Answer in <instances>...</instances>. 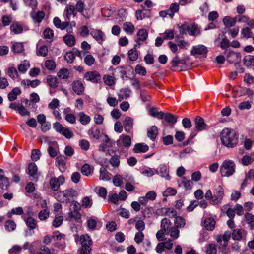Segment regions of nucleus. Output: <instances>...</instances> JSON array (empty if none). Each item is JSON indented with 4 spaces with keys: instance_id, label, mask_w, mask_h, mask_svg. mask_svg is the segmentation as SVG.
<instances>
[{
    "instance_id": "c756f323",
    "label": "nucleus",
    "mask_w": 254,
    "mask_h": 254,
    "mask_svg": "<svg viewBox=\"0 0 254 254\" xmlns=\"http://www.w3.org/2000/svg\"><path fill=\"white\" fill-rule=\"evenodd\" d=\"M66 14V19L69 20L70 16L72 14L74 17L77 14V11L75 8V6L73 5H67L66 6L65 11Z\"/></svg>"
},
{
    "instance_id": "6e6552de",
    "label": "nucleus",
    "mask_w": 254,
    "mask_h": 254,
    "mask_svg": "<svg viewBox=\"0 0 254 254\" xmlns=\"http://www.w3.org/2000/svg\"><path fill=\"white\" fill-rule=\"evenodd\" d=\"M174 225H172L171 220L168 218H164L161 221V228L166 232L167 235H169L174 240L177 239L176 232H174Z\"/></svg>"
},
{
    "instance_id": "de8ad7c7",
    "label": "nucleus",
    "mask_w": 254,
    "mask_h": 254,
    "mask_svg": "<svg viewBox=\"0 0 254 254\" xmlns=\"http://www.w3.org/2000/svg\"><path fill=\"white\" fill-rule=\"evenodd\" d=\"M182 183L186 190H191L193 185L192 180L188 179L186 177H183L182 178Z\"/></svg>"
},
{
    "instance_id": "680f3d73",
    "label": "nucleus",
    "mask_w": 254,
    "mask_h": 254,
    "mask_svg": "<svg viewBox=\"0 0 254 254\" xmlns=\"http://www.w3.org/2000/svg\"><path fill=\"white\" fill-rule=\"evenodd\" d=\"M12 50L14 53H21L23 52L24 49L22 43H15L12 46Z\"/></svg>"
},
{
    "instance_id": "6e6d98bb",
    "label": "nucleus",
    "mask_w": 254,
    "mask_h": 254,
    "mask_svg": "<svg viewBox=\"0 0 254 254\" xmlns=\"http://www.w3.org/2000/svg\"><path fill=\"white\" fill-rule=\"evenodd\" d=\"M121 138L123 146L127 148L130 147L131 145V137L129 135L123 134Z\"/></svg>"
},
{
    "instance_id": "79ce46f5",
    "label": "nucleus",
    "mask_w": 254,
    "mask_h": 254,
    "mask_svg": "<svg viewBox=\"0 0 254 254\" xmlns=\"http://www.w3.org/2000/svg\"><path fill=\"white\" fill-rule=\"evenodd\" d=\"M5 229L8 231L11 232L15 230L16 228V224L14 220L11 219L7 220L5 221L4 224Z\"/></svg>"
},
{
    "instance_id": "e2e57ef3",
    "label": "nucleus",
    "mask_w": 254,
    "mask_h": 254,
    "mask_svg": "<svg viewBox=\"0 0 254 254\" xmlns=\"http://www.w3.org/2000/svg\"><path fill=\"white\" fill-rule=\"evenodd\" d=\"M130 92V90L127 88L121 89L119 93V99L121 100L124 98H127L129 97Z\"/></svg>"
},
{
    "instance_id": "6ab92c4d",
    "label": "nucleus",
    "mask_w": 254,
    "mask_h": 254,
    "mask_svg": "<svg viewBox=\"0 0 254 254\" xmlns=\"http://www.w3.org/2000/svg\"><path fill=\"white\" fill-rule=\"evenodd\" d=\"M73 91L78 95H81L84 93L85 87L82 82L80 80H75L72 83Z\"/></svg>"
},
{
    "instance_id": "423d86ee",
    "label": "nucleus",
    "mask_w": 254,
    "mask_h": 254,
    "mask_svg": "<svg viewBox=\"0 0 254 254\" xmlns=\"http://www.w3.org/2000/svg\"><path fill=\"white\" fill-rule=\"evenodd\" d=\"M77 191L73 188H69L60 191L57 193V199L61 202L68 203L77 196Z\"/></svg>"
},
{
    "instance_id": "b1692460",
    "label": "nucleus",
    "mask_w": 254,
    "mask_h": 254,
    "mask_svg": "<svg viewBox=\"0 0 254 254\" xmlns=\"http://www.w3.org/2000/svg\"><path fill=\"white\" fill-rule=\"evenodd\" d=\"M98 219L97 217L92 216L87 218L86 221L87 227L91 230H94L96 229Z\"/></svg>"
},
{
    "instance_id": "09e8293b",
    "label": "nucleus",
    "mask_w": 254,
    "mask_h": 254,
    "mask_svg": "<svg viewBox=\"0 0 254 254\" xmlns=\"http://www.w3.org/2000/svg\"><path fill=\"white\" fill-rule=\"evenodd\" d=\"M206 253L207 254H217V246L214 243H209L206 245Z\"/></svg>"
},
{
    "instance_id": "49530a36",
    "label": "nucleus",
    "mask_w": 254,
    "mask_h": 254,
    "mask_svg": "<svg viewBox=\"0 0 254 254\" xmlns=\"http://www.w3.org/2000/svg\"><path fill=\"white\" fill-rule=\"evenodd\" d=\"M118 68L121 69L120 71L121 77L122 79H124L125 78H127V71H129L130 70H133V68L131 66L129 65H127L125 66H121L117 67Z\"/></svg>"
},
{
    "instance_id": "7c9ffc66",
    "label": "nucleus",
    "mask_w": 254,
    "mask_h": 254,
    "mask_svg": "<svg viewBox=\"0 0 254 254\" xmlns=\"http://www.w3.org/2000/svg\"><path fill=\"white\" fill-rule=\"evenodd\" d=\"M63 40L68 47H72L76 43L75 37L71 34H66L63 37Z\"/></svg>"
},
{
    "instance_id": "37998d69",
    "label": "nucleus",
    "mask_w": 254,
    "mask_h": 254,
    "mask_svg": "<svg viewBox=\"0 0 254 254\" xmlns=\"http://www.w3.org/2000/svg\"><path fill=\"white\" fill-rule=\"evenodd\" d=\"M158 128L157 127L153 126L148 129L147 135L152 140H154L158 135Z\"/></svg>"
},
{
    "instance_id": "bb28decb",
    "label": "nucleus",
    "mask_w": 254,
    "mask_h": 254,
    "mask_svg": "<svg viewBox=\"0 0 254 254\" xmlns=\"http://www.w3.org/2000/svg\"><path fill=\"white\" fill-rule=\"evenodd\" d=\"M94 167L88 163L84 164L81 168V173L86 176L91 175L93 173Z\"/></svg>"
},
{
    "instance_id": "72a5a7b5",
    "label": "nucleus",
    "mask_w": 254,
    "mask_h": 254,
    "mask_svg": "<svg viewBox=\"0 0 254 254\" xmlns=\"http://www.w3.org/2000/svg\"><path fill=\"white\" fill-rule=\"evenodd\" d=\"M38 168L36 164L34 162L30 163L28 165L27 173L31 177L34 179L35 178V176L37 174Z\"/></svg>"
},
{
    "instance_id": "e433bc0d",
    "label": "nucleus",
    "mask_w": 254,
    "mask_h": 254,
    "mask_svg": "<svg viewBox=\"0 0 254 254\" xmlns=\"http://www.w3.org/2000/svg\"><path fill=\"white\" fill-rule=\"evenodd\" d=\"M253 162H254V153H251L250 155H245L241 159V162L245 166H248Z\"/></svg>"
},
{
    "instance_id": "2f4dec72",
    "label": "nucleus",
    "mask_w": 254,
    "mask_h": 254,
    "mask_svg": "<svg viewBox=\"0 0 254 254\" xmlns=\"http://www.w3.org/2000/svg\"><path fill=\"white\" fill-rule=\"evenodd\" d=\"M207 53V48L203 45H200L198 47H193L191 51V54L192 55H203Z\"/></svg>"
},
{
    "instance_id": "c85d7f7f",
    "label": "nucleus",
    "mask_w": 254,
    "mask_h": 254,
    "mask_svg": "<svg viewBox=\"0 0 254 254\" xmlns=\"http://www.w3.org/2000/svg\"><path fill=\"white\" fill-rule=\"evenodd\" d=\"M29 230H34L38 227L36 220L32 216H28L24 220Z\"/></svg>"
},
{
    "instance_id": "a211bd4d",
    "label": "nucleus",
    "mask_w": 254,
    "mask_h": 254,
    "mask_svg": "<svg viewBox=\"0 0 254 254\" xmlns=\"http://www.w3.org/2000/svg\"><path fill=\"white\" fill-rule=\"evenodd\" d=\"M162 215L168 216L170 218H174L177 216V212L173 207H162L157 210Z\"/></svg>"
},
{
    "instance_id": "aec40b11",
    "label": "nucleus",
    "mask_w": 254,
    "mask_h": 254,
    "mask_svg": "<svg viewBox=\"0 0 254 254\" xmlns=\"http://www.w3.org/2000/svg\"><path fill=\"white\" fill-rule=\"evenodd\" d=\"M109 154L111 155L109 160L110 164L115 168H118L120 164V155L116 154L114 150H112L111 153H109Z\"/></svg>"
},
{
    "instance_id": "4468645a",
    "label": "nucleus",
    "mask_w": 254,
    "mask_h": 254,
    "mask_svg": "<svg viewBox=\"0 0 254 254\" xmlns=\"http://www.w3.org/2000/svg\"><path fill=\"white\" fill-rule=\"evenodd\" d=\"M186 225V220L181 216H177L174 220V228L173 230L176 232L177 238L179 236V229L184 228Z\"/></svg>"
},
{
    "instance_id": "69168bd1",
    "label": "nucleus",
    "mask_w": 254,
    "mask_h": 254,
    "mask_svg": "<svg viewBox=\"0 0 254 254\" xmlns=\"http://www.w3.org/2000/svg\"><path fill=\"white\" fill-rule=\"evenodd\" d=\"M11 30L15 34H19L22 32L23 27L18 23H13L10 26Z\"/></svg>"
},
{
    "instance_id": "f3484780",
    "label": "nucleus",
    "mask_w": 254,
    "mask_h": 254,
    "mask_svg": "<svg viewBox=\"0 0 254 254\" xmlns=\"http://www.w3.org/2000/svg\"><path fill=\"white\" fill-rule=\"evenodd\" d=\"M202 226L208 231H213L215 227L216 221L212 217L204 218L201 222Z\"/></svg>"
},
{
    "instance_id": "4c0bfd02",
    "label": "nucleus",
    "mask_w": 254,
    "mask_h": 254,
    "mask_svg": "<svg viewBox=\"0 0 254 254\" xmlns=\"http://www.w3.org/2000/svg\"><path fill=\"white\" fill-rule=\"evenodd\" d=\"M64 221V216L62 215H57L55 216L52 221V225L54 228H58L61 226Z\"/></svg>"
},
{
    "instance_id": "5fc2aeb1",
    "label": "nucleus",
    "mask_w": 254,
    "mask_h": 254,
    "mask_svg": "<svg viewBox=\"0 0 254 254\" xmlns=\"http://www.w3.org/2000/svg\"><path fill=\"white\" fill-rule=\"evenodd\" d=\"M113 183L117 187H122L124 184L123 177L119 174L115 175L113 178Z\"/></svg>"
},
{
    "instance_id": "0e129e2a",
    "label": "nucleus",
    "mask_w": 254,
    "mask_h": 254,
    "mask_svg": "<svg viewBox=\"0 0 254 254\" xmlns=\"http://www.w3.org/2000/svg\"><path fill=\"white\" fill-rule=\"evenodd\" d=\"M124 30L130 34H132L134 31V26L130 22H125L123 24Z\"/></svg>"
},
{
    "instance_id": "412c9836",
    "label": "nucleus",
    "mask_w": 254,
    "mask_h": 254,
    "mask_svg": "<svg viewBox=\"0 0 254 254\" xmlns=\"http://www.w3.org/2000/svg\"><path fill=\"white\" fill-rule=\"evenodd\" d=\"M246 235L247 232L242 229H234L232 233L233 239L236 241H240L243 237L246 238Z\"/></svg>"
},
{
    "instance_id": "20e7f679",
    "label": "nucleus",
    "mask_w": 254,
    "mask_h": 254,
    "mask_svg": "<svg viewBox=\"0 0 254 254\" xmlns=\"http://www.w3.org/2000/svg\"><path fill=\"white\" fill-rule=\"evenodd\" d=\"M223 196L224 190L220 186L214 190L213 193L211 190H208L205 194V199L212 205H217L220 203Z\"/></svg>"
},
{
    "instance_id": "1a4fd4ad",
    "label": "nucleus",
    "mask_w": 254,
    "mask_h": 254,
    "mask_svg": "<svg viewBox=\"0 0 254 254\" xmlns=\"http://www.w3.org/2000/svg\"><path fill=\"white\" fill-rule=\"evenodd\" d=\"M235 171V165L233 161H225L220 167V172L223 177H229Z\"/></svg>"
},
{
    "instance_id": "a18cd8bd",
    "label": "nucleus",
    "mask_w": 254,
    "mask_h": 254,
    "mask_svg": "<svg viewBox=\"0 0 254 254\" xmlns=\"http://www.w3.org/2000/svg\"><path fill=\"white\" fill-rule=\"evenodd\" d=\"M47 82L50 87L55 88L57 87L58 85V80L56 77L51 75H48L47 78Z\"/></svg>"
},
{
    "instance_id": "a878e982",
    "label": "nucleus",
    "mask_w": 254,
    "mask_h": 254,
    "mask_svg": "<svg viewBox=\"0 0 254 254\" xmlns=\"http://www.w3.org/2000/svg\"><path fill=\"white\" fill-rule=\"evenodd\" d=\"M136 17L137 20H142L151 16V10H137L135 12Z\"/></svg>"
},
{
    "instance_id": "f257e3e1",
    "label": "nucleus",
    "mask_w": 254,
    "mask_h": 254,
    "mask_svg": "<svg viewBox=\"0 0 254 254\" xmlns=\"http://www.w3.org/2000/svg\"><path fill=\"white\" fill-rule=\"evenodd\" d=\"M220 138L224 145L233 148L238 143L239 134L234 129L225 128L221 132Z\"/></svg>"
},
{
    "instance_id": "f704fd0d",
    "label": "nucleus",
    "mask_w": 254,
    "mask_h": 254,
    "mask_svg": "<svg viewBox=\"0 0 254 254\" xmlns=\"http://www.w3.org/2000/svg\"><path fill=\"white\" fill-rule=\"evenodd\" d=\"M81 216L79 211L72 210L68 213V217L70 220H73L75 222H80L81 221Z\"/></svg>"
},
{
    "instance_id": "f03ea898",
    "label": "nucleus",
    "mask_w": 254,
    "mask_h": 254,
    "mask_svg": "<svg viewBox=\"0 0 254 254\" xmlns=\"http://www.w3.org/2000/svg\"><path fill=\"white\" fill-rule=\"evenodd\" d=\"M74 238L75 242H79L81 245V247L78 250L79 254H91L93 242L88 234H84L80 236L75 234Z\"/></svg>"
},
{
    "instance_id": "a19ab883",
    "label": "nucleus",
    "mask_w": 254,
    "mask_h": 254,
    "mask_svg": "<svg viewBox=\"0 0 254 254\" xmlns=\"http://www.w3.org/2000/svg\"><path fill=\"white\" fill-rule=\"evenodd\" d=\"M133 124V119L129 117H127L123 123V125L125 128V129L126 131L127 132H129Z\"/></svg>"
},
{
    "instance_id": "9b49d317",
    "label": "nucleus",
    "mask_w": 254,
    "mask_h": 254,
    "mask_svg": "<svg viewBox=\"0 0 254 254\" xmlns=\"http://www.w3.org/2000/svg\"><path fill=\"white\" fill-rule=\"evenodd\" d=\"M226 60L230 64H234L235 65L239 64L241 61V54L231 51L226 50L224 52Z\"/></svg>"
},
{
    "instance_id": "cd10ccee",
    "label": "nucleus",
    "mask_w": 254,
    "mask_h": 254,
    "mask_svg": "<svg viewBox=\"0 0 254 254\" xmlns=\"http://www.w3.org/2000/svg\"><path fill=\"white\" fill-rule=\"evenodd\" d=\"M45 13L43 11H38L37 12L32 11L31 13V16L35 23H40L44 19Z\"/></svg>"
},
{
    "instance_id": "bf43d9fd",
    "label": "nucleus",
    "mask_w": 254,
    "mask_h": 254,
    "mask_svg": "<svg viewBox=\"0 0 254 254\" xmlns=\"http://www.w3.org/2000/svg\"><path fill=\"white\" fill-rule=\"evenodd\" d=\"M179 4L177 3H173L171 4L170 8L168 9L169 11V16L171 18H173L174 13L179 11Z\"/></svg>"
},
{
    "instance_id": "ddd939ff",
    "label": "nucleus",
    "mask_w": 254,
    "mask_h": 254,
    "mask_svg": "<svg viewBox=\"0 0 254 254\" xmlns=\"http://www.w3.org/2000/svg\"><path fill=\"white\" fill-rule=\"evenodd\" d=\"M53 127L56 131L60 133L67 139H70L73 136V132L68 128L64 127L59 122H56L54 124Z\"/></svg>"
},
{
    "instance_id": "2eb2a0df",
    "label": "nucleus",
    "mask_w": 254,
    "mask_h": 254,
    "mask_svg": "<svg viewBox=\"0 0 254 254\" xmlns=\"http://www.w3.org/2000/svg\"><path fill=\"white\" fill-rule=\"evenodd\" d=\"M65 182V178L64 176H60L58 178L52 177L50 180V188L54 191H58L61 185Z\"/></svg>"
},
{
    "instance_id": "4be33fe9",
    "label": "nucleus",
    "mask_w": 254,
    "mask_h": 254,
    "mask_svg": "<svg viewBox=\"0 0 254 254\" xmlns=\"http://www.w3.org/2000/svg\"><path fill=\"white\" fill-rule=\"evenodd\" d=\"M149 150V146L144 143H138L134 145L132 151L134 153H143Z\"/></svg>"
},
{
    "instance_id": "393cba45",
    "label": "nucleus",
    "mask_w": 254,
    "mask_h": 254,
    "mask_svg": "<svg viewBox=\"0 0 254 254\" xmlns=\"http://www.w3.org/2000/svg\"><path fill=\"white\" fill-rule=\"evenodd\" d=\"M195 126L196 130L198 131L204 130L206 128V125L204 123V119L199 116L196 117L195 119Z\"/></svg>"
},
{
    "instance_id": "8fccbe9b",
    "label": "nucleus",
    "mask_w": 254,
    "mask_h": 254,
    "mask_svg": "<svg viewBox=\"0 0 254 254\" xmlns=\"http://www.w3.org/2000/svg\"><path fill=\"white\" fill-rule=\"evenodd\" d=\"M236 19V17L232 18L230 16H225L223 19V22L226 27H231L235 25Z\"/></svg>"
},
{
    "instance_id": "5701e85b",
    "label": "nucleus",
    "mask_w": 254,
    "mask_h": 254,
    "mask_svg": "<svg viewBox=\"0 0 254 254\" xmlns=\"http://www.w3.org/2000/svg\"><path fill=\"white\" fill-rule=\"evenodd\" d=\"M34 254H57L54 249H50L45 245H41L37 251Z\"/></svg>"
},
{
    "instance_id": "c03bdc74",
    "label": "nucleus",
    "mask_w": 254,
    "mask_h": 254,
    "mask_svg": "<svg viewBox=\"0 0 254 254\" xmlns=\"http://www.w3.org/2000/svg\"><path fill=\"white\" fill-rule=\"evenodd\" d=\"M136 46L137 45H135L134 47L129 50L128 52V57L130 61H135L138 59V54L137 51L136 49Z\"/></svg>"
},
{
    "instance_id": "dca6fc26",
    "label": "nucleus",
    "mask_w": 254,
    "mask_h": 254,
    "mask_svg": "<svg viewBox=\"0 0 254 254\" xmlns=\"http://www.w3.org/2000/svg\"><path fill=\"white\" fill-rule=\"evenodd\" d=\"M67 157L64 155H60L56 158V165L61 172H64L67 169Z\"/></svg>"
},
{
    "instance_id": "4d7b16f0",
    "label": "nucleus",
    "mask_w": 254,
    "mask_h": 254,
    "mask_svg": "<svg viewBox=\"0 0 254 254\" xmlns=\"http://www.w3.org/2000/svg\"><path fill=\"white\" fill-rule=\"evenodd\" d=\"M69 74L70 73L67 69L65 68H63L59 71L57 75L60 78L67 79L69 76Z\"/></svg>"
},
{
    "instance_id": "052dcab7",
    "label": "nucleus",
    "mask_w": 254,
    "mask_h": 254,
    "mask_svg": "<svg viewBox=\"0 0 254 254\" xmlns=\"http://www.w3.org/2000/svg\"><path fill=\"white\" fill-rule=\"evenodd\" d=\"M48 152L51 157H55L59 152L58 146L57 145L56 146H49L48 148Z\"/></svg>"
},
{
    "instance_id": "58836bf2",
    "label": "nucleus",
    "mask_w": 254,
    "mask_h": 254,
    "mask_svg": "<svg viewBox=\"0 0 254 254\" xmlns=\"http://www.w3.org/2000/svg\"><path fill=\"white\" fill-rule=\"evenodd\" d=\"M21 91L18 87L13 88L8 94V98L9 101H12L16 99L18 95L20 94Z\"/></svg>"
},
{
    "instance_id": "f8f14e48",
    "label": "nucleus",
    "mask_w": 254,
    "mask_h": 254,
    "mask_svg": "<svg viewBox=\"0 0 254 254\" xmlns=\"http://www.w3.org/2000/svg\"><path fill=\"white\" fill-rule=\"evenodd\" d=\"M84 78L88 81L95 84L101 82V75L96 70L87 71L83 75Z\"/></svg>"
},
{
    "instance_id": "338daca9",
    "label": "nucleus",
    "mask_w": 254,
    "mask_h": 254,
    "mask_svg": "<svg viewBox=\"0 0 254 254\" xmlns=\"http://www.w3.org/2000/svg\"><path fill=\"white\" fill-rule=\"evenodd\" d=\"M177 193V190L172 187L167 188L163 193V195L165 197L170 196H174Z\"/></svg>"
},
{
    "instance_id": "3c124183",
    "label": "nucleus",
    "mask_w": 254,
    "mask_h": 254,
    "mask_svg": "<svg viewBox=\"0 0 254 254\" xmlns=\"http://www.w3.org/2000/svg\"><path fill=\"white\" fill-rule=\"evenodd\" d=\"M41 82L38 79H35L34 80L31 81L30 80H23L21 81V83L22 85L25 86L27 85L28 86H31L32 88H35L40 84Z\"/></svg>"
},
{
    "instance_id": "603ef678",
    "label": "nucleus",
    "mask_w": 254,
    "mask_h": 254,
    "mask_svg": "<svg viewBox=\"0 0 254 254\" xmlns=\"http://www.w3.org/2000/svg\"><path fill=\"white\" fill-rule=\"evenodd\" d=\"M92 204V199L89 196L83 197L81 200V206L84 208H89Z\"/></svg>"
},
{
    "instance_id": "774afa93",
    "label": "nucleus",
    "mask_w": 254,
    "mask_h": 254,
    "mask_svg": "<svg viewBox=\"0 0 254 254\" xmlns=\"http://www.w3.org/2000/svg\"><path fill=\"white\" fill-rule=\"evenodd\" d=\"M243 62L247 66L253 65L254 66V56H245Z\"/></svg>"
},
{
    "instance_id": "ea45409f",
    "label": "nucleus",
    "mask_w": 254,
    "mask_h": 254,
    "mask_svg": "<svg viewBox=\"0 0 254 254\" xmlns=\"http://www.w3.org/2000/svg\"><path fill=\"white\" fill-rule=\"evenodd\" d=\"M50 216V211L48 208L43 209L38 213V217L41 221H46Z\"/></svg>"
},
{
    "instance_id": "7ed1b4c3",
    "label": "nucleus",
    "mask_w": 254,
    "mask_h": 254,
    "mask_svg": "<svg viewBox=\"0 0 254 254\" xmlns=\"http://www.w3.org/2000/svg\"><path fill=\"white\" fill-rule=\"evenodd\" d=\"M189 59L184 58L180 60L176 56L171 61V66L170 69L173 72H181L190 69L192 67L191 63L189 62Z\"/></svg>"
},
{
    "instance_id": "39448f33",
    "label": "nucleus",
    "mask_w": 254,
    "mask_h": 254,
    "mask_svg": "<svg viewBox=\"0 0 254 254\" xmlns=\"http://www.w3.org/2000/svg\"><path fill=\"white\" fill-rule=\"evenodd\" d=\"M230 238L231 233L228 231L225 232L223 234L217 235L216 237L218 249L223 254H229L230 253V249L228 247Z\"/></svg>"
},
{
    "instance_id": "864d4df0",
    "label": "nucleus",
    "mask_w": 254,
    "mask_h": 254,
    "mask_svg": "<svg viewBox=\"0 0 254 254\" xmlns=\"http://www.w3.org/2000/svg\"><path fill=\"white\" fill-rule=\"evenodd\" d=\"M103 79L105 84L109 86H112L115 84L116 79L114 76L106 75L103 76Z\"/></svg>"
},
{
    "instance_id": "13d9d810",
    "label": "nucleus",
    "mask_w": 254,
    "mask_h": 254,
    "mask_svg": "<svg viewBox=\"0 0 254 254\" xmlns=\"http://www.w3.org/2000/svg\"><path fill=\"white\" fill-rule=\"evenodd\" d=\"M137 36L138 37V41H144L147 38L148 32L144 29H141L138 30Z\"/></svg>"
},
{
    "instance_id": "0eeeda50",
    "label": "nucleus",
    "mask_w": 254,
    "mask_h": 254,
    "mask_svg": "<svg viewBox=\"0 0 254 254\" xmlns=\"http://www.w3.org/2000/svg\"><path fill=\"white\" fill-rule=\"evenodd\" d=\"M54 246L59 250L64 251L66 248L65 235L59 231L53 233Z\"/></svg>"
},
{
    "instance_id": "c9c22d12",
    "label": "nucleus",
    "mask_w": 254,
    "mask_h": 254,
    "mask_svg": "<svg viewBox=\"0 0 254 254\" xmlns=\"http://www.w3.org/2000/svg\"><path fill=\"white\" fill-rule=\"evenodd\" d=\"M112 174L110 173L104 167L100 169L99 179L103 180H109L111 179Z\"/></svg>"
},
{
    "instance_id": "473e14b6",
    "label": "nucleus",
    "mask_w": 254,
    "mask_h": 254,
    "mask_svg": "<svg viewBox=\"0 0 254 254\" xmlns=\"http://www.w3.org/2000/svg\"><path fill=\"white\" fill-rule=\"evenodd\" d=\"M93 37L100 44H102L104 41V33L100 29L95 30L91 33Z\"/></svg>"
},
{
    "instance_id": "9d476101",
    "label": "nucleus",
    "mask_w": 254,
    "mask_h": 254,
    "mask_svg": "<svg viewBox=\"0 0 254 254\" xmlns=\"http://www.w3.org/2000/svg\"><path fill=\"white\" fill-rule=\"evenodd\" d=\"M150 115L158 119H163L168 123L173 125L177 120V117L170 113L165 114L164 112H150Z\"/></svg>"
}]
</instances>
